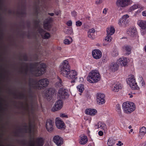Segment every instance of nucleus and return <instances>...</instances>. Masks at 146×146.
<instances>
[{"instance_id": "obj_63", "label": "nucleus", "mask_w": 146, "mask_h": 146, "mask_svg": "<svg viewBox=\"0 0 146 146\" xmlns=\"http://www.w3.org/2000/svg\"><path fill=\"white\" fill-rule=\"evenodd\" d=\"M96 45L98 46L101 47L102 46V44H100V43H98L96 44Z\"/></svg>"}, {"instance_id": "obj_37", "label": "nucleus", "mask_w": 146, "mask_h": 146, "mask_svg": "<svg viewBox=\"0 0 146 146\" xmlns=\"http://www.w3.org/2000/svg\"><path fill=\"white\" fill-rule=\"evenodd\" d=\"M112 39V38L111 36L107 35V36L105 38V40L107 41L108 42H111Z\"/></svg>"}, {"instance_id": "obj_35", "label": "nucleus", "mask_w": 146, "mask_h": 146, "mask_svg": "<svg viewBox=\"0 0 146 146\" xmlns=\"http://www.w3.org/2000/svg\"><path fill=\"white\" fill-rule=\"evenodd\" d=\"M13 94L14 96H17V98L23 99L26 97L25 95L23 94H21L20 93L18 96L15 93H13Z\"/></svg>"}, {"instance_id": "obj_43", "label": "nucleus", "mask_w": 146, "mask_h": 146, "mask_svg": "<svg viewBox=\"0 0 146 146\" xmlns=\"http://www.w3.org/2000/svg\"><path fill=\"white\" fill-rule=\"evenodd\" d=\"M95 30L93 28H92V29H90L88 31V33H89L90 34V33H94L95 32Z\"/></svg>"}, {"instance_id": "obj_52", "label": "nucleus", "mask_w": 146, "mask_h": 146, "mask_svg": "<svg viewBox=\"0 0 146 146\" xmlns=\"http://www.w3.org/2000/svg\"><path fill=\"white\" fill-rule=\"evenodd\" d=\"M21 143L24 145H25L27 144V142L25 140H23L21 141Z\"/></svg>"}, {"instance_id": "obj_13", "label": "nucleus", "mask_w": 146, "mask_h": 146, "mask_svg": "<svg viewBox=\"0 0 146 146\" xmlns=\"http://www.w3.org/2000/svg\"><path fill=\"white\" fill-rule=\"evenodd\" d=\"M63 139L58 135L54 136L53 139L54 142L58 146H60L63 144Z\"/></svg>"}, {"instance_id": "obj_48", "label": "nucleus", "mask_w": 146, "mask_h": 146, "mask_svg": "<svg viewBox=\"0 0 146 146\" xmlns=\"http://www.w3.org/2000/svg\"><path fill=\"white\" fill-rule=\"evenodd\" d=\"M96 4H101L102 2V0H95Z\"/></svg>"}, {"instance_id": "obj_6", "label": "nucleus", "mask_w": 146, "mask_h": 146, "mask_svg": "<svg viewBox=\"0 0 146 146\" xmlns=\"http://www.w3.org/2000/svg\"><path fill=\"white\" fill-rule=\"evenodd\" d=\"M127 82L132 89H137L139 88L134 76L133 75L129 76L127 80Z\"/></svg>"}, {"instance_id": "obj_47", "label": "nucleus", "mask_w": 146, "mask_h": 146, "mask_svg": "<svg viewBox=\"0 0 146 146\" xmlns=\"http://www.w3.org/2000/svg\"><path fill=\"white\" fill-rule=\"evenodd\" d=\"M60 117H68V116L67 115H65L64 113H60Z\"/></svg>"}, {"instance_id": "obj_12", "label": "nucleus", "mask_w": 146, "mask_h": 146, "mask_svg": "<svg viewBox=\"0 0 146 146\" xmlns=\"http://www.w3.org/2000/svg\"><path fill=\"white\" fill-rule=\"evenodd\" d=\"M117 61L116 62H113L109 66L110 70L112 72H114L118 70L119 62Z\"/></svg>"}, {"instance_id": "obj_29", "label": "nucleus", "mask_w": 146, "mask_h": 146, "mask_svg": "<svg viewBox=\"0 0 146 146\" xmlns=\"http://www.w3.org/2000/svg\"><path fill=\"white\" fill-rule=\"evenodd\" d=\"M37 146H43L44 141L42 137H38L37 139Z\"/></svg>"}, {"instance_id": "obj_33", "label": "nucleus", "mask_w": 146, "mask_h": 146, "mask_svg": "<svg viewBox=\"0 0 146 146\" xmlns=\"http://www.w3.org/2000/svg\"><path fill=\"white\" fill-rule=\"evenodd\" d=\"M129 16L127 14L123 16L122 17V19L119 21V26L120 25V24L121 25L122 24L121 23V22L123 23V22H125L124 21H125L127 19L129 18Z\"/></svg>"}, {"instance_id": "obj_56", "label": "nucleus", "mask_w": 146, "mask_h": 146, "mask_svg": "<svg viewBox=\"0 0 146 146\" xmlns=\"http://www.w3.org/2000/svg\"><path fill=\"white\" fill-rule=\"evenodd\" d=\"M18 13L22 15H23L26 14V13L25 12L22 11L20 13Z\"/></svg>"}, {"instance_id": "obj_1", "label": "nucleus", "mask_w": 146, "mask_h": 146, "mask_svg": "<svg viewBox=\"0 0 146 146\" xmlns=\"http://www.w3.org/2000/svg\"><path fill=\"white\" fill-rule=\"evenodd\" d=\"M60 73L62 76L68 78L72 79V83L75 82L77 78V72L75 70H70V66L67 61L64 60L60 66Z\"/></svg>"}, {"instance_id": "obj_39", "label": "nucleus", "mask_w": 146, "mask_h": 146, "mask_svg": "<svg viewBox=\"0 0 146 146\" xmlns=\"http://www.w3.org/2000/svg\"><path fill=\"white\" fill-rule=\"evenodd\" d=\"M118 52L115 49H114L112 52V55L113 56L116 57L118 56Z\"/></svg>"}, {"instance_id": "obj_5", "label": "nucleus", "mask_w": 146, "mask_h": 146, "mask_svg": "<svg viewBox=\"0 0 146 146\" xmlns=\"http://www.w3.org/2000/svg\"><path fill=\"white\" fill-rule=\"evenodd\" d=\"M122 107L124 112L127 114H130L135 109L134 104L131 102H124L122 104Z\"/></svg>"}, {"instance_id": "obj_30", "label": "nucleus", "mask_w": 146, "mask_h": 146, "mask_svg": "<svg viewBox=\"0 0 146 146\" xmlns=\"http://www.w3.org/2000/svg\"><path fill=\"white\" fill-rule=\"evenodd\" d=\"M112 91L114 92H117L119 91V84L117 83L113 85L111 88Z\"/></svg>"}, {"instance_id": "obj_59", "label": "nucleus", "mask_w": 146, "mask_h": 146, "mask_svg": "<svg viewBox=\"0 0 146 146\" xmlns=\"http://www.w3.org/2000/svg\"><path fill=\"white\" fill-rule=\"evenodd\" d=\"M107 13V9L106 8H104L103 11V13L106 14Z\"/></svg>"}, {"instance_id": "obj_25", "label": "nucleus", "mask_w": 146, "mask_h": 146, "mask_svg": "<svg viewBox=\"0 0 146 146\" xmlns=\"http://www.w3.org/2000/svg\"><path fill=\"white\" fill-rule=\"evenodd\" d=\"M146 133V128L144 127H142L140 129L139 137H140L141 139H142V137Z\"/></svg>"}, {"instance_id": "obj_7", "label": "nucleus", "mask_w": 146, "mask_h": 146, "mask_svg": "<svg viewBox=\"0 0 146 146\" xmlns=\"http://www.w3.org/2000/svg\"><path fill=\"white\" fill-rule=\"evenodd\" d=\"M63 102L61 100L57 101L52 108V111H55L60 109L62 107Z\"/></svg>"}, {"instance_id": "obj_62", "label": "nucleus", "mask_w": 146, "mask_h": 146, "mask_svg": "<svg viewBox=\"0 0 146 146\" xmlns=\"http://www.w3.org/2000/svg\"><path fill=\"white\" fill-rule=\"evenodd\" d=\"M123 85L121 84H119V89H121L123 88Z\"/></svg>"}, {"instance_id": "obj_34", "label": "nucleus", "mask_w": 146, "mask_h": 146, "mask_svg": "<svg viewBox=\"0 0 146 146\" xmlns=\"http://www.w3.org/2000/svg\"><path fill=\"white\" fill-rule=\"evenodd\" d=\"M77 88L78 91L81 93H82L84 90V86L82 84L78 85Z\"/></svg>"}, {"instance_id": "obj_41", "label": "nucleus", "mask_w": 146, "mask_h": 146, "mask_svg": "<svg viewBox=\"0 0 146 146\" xmlns=\"http://www.w3.org/2000/svg\"><path fill=\"white\" fill-rule=\"evenodd\" d=\"M40 23V21L39 19L35 20L34 21V23L36 27H38Z\"/></svg>"}, {"instance_id": "obj_64", "label": "nucleus", "mask_w": 146, "mask_h": 146, "mask_svg": "<svg viewBox=\"0 0 146 146\" xmlns=\"http://www.w3.org/2000/svg\"><path fill=\"white\" fill-rule=\"evenodd\" d=\"M123 145V143L121 141H119V146H121Z\"/></svg>"}, {"instance_id": "obj_58", "label": "nucleus", "mask_w": 146, "mask_h": 146, "mask_svg": "<svg viewBox=\"0 0 146 146\" xmlns=\"http://www.w3.org/2000/svg\"><path fill=\"white\" fill-rule=\"evenodd\" d=\"M142 15L143 16L146 17V11H143L142 12Z\"/></svg>"}, {"instance_id": "obj_51", "label": "nucleus", "mask_w": 146, "mask_h": 146, "mask_svg": "<svg viewBox=\"0 0 146 146\" xmlns=\"http://www.w3.org/2000/svg\"><path fill=\"white\" fill-rule=\"evenodd\" d=\"M38 31L39 33L40 34H42L44 32V30L42 28H40L38 29Z\"/></svg>"}, {"instance_id": "obj_4", "label": "nucleus", "mask_w": 146, "mask_h": 146, "mask_svg": "<svg viewBox=\"0 0 146 146\" xmlns=\"http://www.w3.org/2000/svg\"><path fill=\"white\" fill-rule=\"evenodd\" d=\"M101 78V76L99 72L96 70H92L89 73L87 79L90 83H94L99 81Z\"/></svg>"}, {"instance_id": "obj_17", "label": "nucleus", "mask_w": 146, "mask_h": 146, "mask_svg": "<svg viewBox=\"0 0 146 146\" xmlns=\"http://www.w3.org/2000/svg\"><path fill=\"white\" fill-rule=\"evenodd\" d=\"M59 119V118H56V124L58 128L62 129L64 127L65 124L63 121Z\"/></svg>"}, {"instance_id": "obj_32", "label": "nucleus", "mask_w": 146, "mask_h": 146, "mask_svg": "<svg viewBox=\"0 0 146 146\" xmlns=\"http://www.w3.org/2000/svg\"><path fill=\"white\" fill-rule=\"evenodd\" d=\"M58 81L55 84V86L56 88L61 87L62 86V80L59 77H58Z\"/></svg>"}, {"instance_id": "obj_28", "label": "nucleus", "mask_w": 146, "mask_h": 146, "mask_svg": "<svg viewBox=\"0 0 146 146\" xmlns=\"http://www.w3.org/2000/svg\"><path fill=\"white\" fill-rule=\"evenodd\" d=\"M115 139L111 137L109 139L107 143L109 146H112L115 143Z\"/></svg>"}, {"instance_id": "obj_15", "label": "nucleus", "mask_w": 146, "mask_h": 146, "mask_svg": "<svg viewBox=\"0 0 146 146\" xmlns=\"http://www.w3.org/2000/svg\"><path fill=\"white\" fill-rule=\"evenodd\" d=\"M52 20V18L50 17L45 19L43 22V27L45 29L48 30L49 29L50 24Z\"/></svg>"}, {"instance_id": "obj_14", "label": "nucleus", "mask_w": 146, "mask_h": 146, "mask_svg": "<svg viewBox=\"0 0 146 146\" xmlns=\"http://www.w3.org/2000/svg\"><path fill=\"white\" fill-rule=\"evenodd\" d=\"M55 92V90L52 88H49L47 90L45 93V96L46 98L48 99H50L52 97V95Z\"/></svg>"}, {"instance_id": "obj_19", "label": "nucleus", "mask_w": 146, "mask_h": 146, "mask_svg": "<svg viewBox=\"0 0 146 146\" xmlns=\"http://www.w3.org/2000/svg\"><path fill=\"white\" fill-rule=\"evenodd\" d=\"M127 33L131 37H134L137 34V32L135 28H130L127 31Z\"/></svg>"}, {"instance_id": "obj_10", "label": "nucleus", "mask_w": 146, "mask_h": 146, "mask_svg": "<svg viewBox=\"0 0 146 146\" xmlns=\"http://www.w3.org/2000/svg\"><path fill=\"white\" fill-rule=\"evenodd\" d=\"M53 122L50 119H47L45 127L47 131L49 132H51L53 131L54 128L53 127Z\"/></svg>"}, {"instance_id": "obj_36", "label": "nucleus", "mask_w": 146, "mask_h": 146, "mask_svg": "<svg viewBox=\"0 0 146 146\" xmlns=\"http://www.w3.org/2000/svg\"><path fill=\"white\" fill-rule=\"evenodd\" d=\"M88 36L91 39H94L95 38L94 33H88Z\"/></svg>"}, {"instance_id": "obj_11", "label": "nucleus", "mask_w": 146, "mask_h": 146, "mask_svg": "<svg viewBox=\"0 0 146 146\" xmlns=\"http://www.w3.org/2000/svg\"><path fill=\"white\" fill-rule=\"evenodd\" d=\"M92 55L93 58L96 59H100L102 56V52L98 49H95L92 52Z\"/></svg>"}, {"instance_id": "obj_55", "label": "nucleus", "mask_w": 146, "mask_h": 146, "mask_svg": "<svg viewBox=\"0 0 146 146\" xmlns=\"http://www.w3.org/2000/svg\"><path fill=\"white\" fill-rule=\"evenodd\" d=\"M98 134L99 135L102 136L103 135L104 133L102 131H100L98 132Z\"/></svg>"}, {"instance_id": "obj_42", "label": "nucleus", "mask_w": 146, "mask_h": 146, "mask_svg": "<svg viewBox=\"0 0 146 146\" xmlns=\"http://www.w3.org/2000/svg\"><path fill=\"white\" fill-rule=\"evenodd\" d=\"M23 60L26 61H28V57L26 54H24L23 56Z\"/></svg>"}, {"instance_id": "obj_57", "label": "nucleus", "mask_w": 146, "mask_h": 146, "mask_svg": "<svg viewBox=\"0 0 146 146\" xmlns=\"http://www.w3.org/2000/svg\"><path fill=\"white\" fill-rule=\"evenodd\" d=\"M29 97L31 98L32 101H33V93L31 94H29Z\"/></svg>"}, {"instance_id": "obj_16", "label": "nucleus", "mask_w": 146, "mask_h": 146, "mask_svg": "<svg viewBox=\"0 0 146 146\" xmlns=\"http://www.w3.org/2000/svg\"><path fill=\"white\" fill-rule=\"evenodd\" d=\"M94 127L96 129L99 128L102 130H104L106 127V125L104 122L99 121L95 125Z\"/></svg>"}, {"instance_id": "obj_45", "label": "nucleus", "mask_w": 146, "mask_h": 146, "mask_svg": "<svg viewBox=\"0 0 146 146\" xmlns=\"http://www.w3.org/2000/svg\"><path fill=\"white\" fill-rule=\"evenodd\" d=\"M72 22L71 21L69 20L68 21L66 25H67L68 26H71L72 25Z\"/></svg>"}, {"instance_id": "obj_24", "label": "nucleus", "mask_w": 146, "mask_h": 146, "mask_svg": "<svg viewBox=\"0 0 146 146\" xmlns=\"http://www.w3.org/2000/svg\"><path fill=\"white\" fill-rule=\"evenodd\" d=\"M122 48L123 50H125L126 52V54L129 55L131 53L132 48L131 46L128 45L124 46Z\"/></svg>"}, {"instance_id": "obj_20", "label": "nucleus", "mask_w": 146, "mask_h": 146, "mask_svg": "<svg viewBox=\"0 0 146 146\" xmlns=\"http://www.w3.org/2000/svg\"><path fill=\"white\" fill-rule=\"evenodd\" d=\"M80 143L81 144L84 145L88 141L86 136L84 134H82L80 136Z\"/></svg>"}, {"instance_id": "obj_22", "label": "nucleus", "mask_w": 146, "mask_h": 146, "mask_svg": "<svg viewBox=\"0 0 146 146\" xmlns=\"http://www.w3.org/2000/svg\"><path fill=\"white\" fill-rule=\"evenodd\" d=\"M25 125H24L23 127L25 128L24 129L25 130V133L27 132V131H28V132L29 133H31L32 132V129L33 127V125L31 122H30L28 126V128L27 129L26 128L28 126L26 125V123H25Z\"/></svg>"}, {"instance_id": "obj_9", "label": "nucleus", "mask_w": 146, "mask_h": 146, "mask_svg": "<svg viewBox=\"0 0 146 146\" xmlns=\"http://www.w3.org/2000/svg\"><path fill=\"white\" fill-rule=\"evenodd\" d=\"M105 96L103 94L98 93L97 95L96 101L99 105H102L105 102Z\"/></svg>"}, {"instance_id": "obj_27", "label": "nucleus", "mask_w": 146, "mask_h": 146, "mask_svg": "<svg viewBox=\"0 0 146 146\" xmlns=\"http://www.w3.org/2000/svg\"><path fill=\"white\" fill-rule=\"evenodd\" d=\"M106 31L107 35L111 36L114 33L115 30L113 27H111L107 29Z\"/></svg>"}, {"instance_id": "obj_44", "label": "nucleus", "mask_w": 146, "mask_h": 146, "mask_svg": "<svg viewBox=\"0 0 146 146\" xmlns=\"http://www.w3.org/2000/svg\"><path fill=\"white\" fill-rule=\"evenodd\" d=\"M141 33L142 35H143L146 34V29H141Z\"/></svg>"}, {"instance_id": "obj_26", "label": "nucleus", "mask_w": 146, "mask_h": 146, "mask_svg": "<svg viewBox=\"0 0 146 146\" xmlns=\"http://www.w3.org/2000/svg\"><path fill=\"white\" fill-rule=\"evenodd\" d=\"M119 62L121 66H125L127 63V59L126 58H119Z\"/></svg>"}, {"instance_id": "obj_21", "label": "nucleus", "mask_w": 146, "mask_h": 146, "mask_svg": "<svg viewBox=\"0 0 146 146\" xmlns=\"http://www.w3.org/2000/svg\"><path fill=\"white\" fill-rule=\"evenodd\" d=\"M86 113L92 116L94 115L97 113L96 110L94 109H89L86 110Z\"/></svg>"}, {"instance_id": "obj_50", "label": "nucleus", "mask_w": 146, "mask_h": 146, "mask_svg": "<svg viewBox=\"0 0 146 146\" xmlns=\"http://www.w3.org/2000/svg\"><path fill=\"white\" fill-rule=\"evenodd\" d=\"M72 15L74 17H75L76 16V12L75 11H73L71 12Z\"/></svg>"}, {"instance_id": "obj_54", "label": "nucleus", "mask_w": 146, "mask_h": 146, "mask_svg": "<svg viewBox=\"0 0 146 146\" xmlns=\"http://www.w3.org/2000/svg\"><path fill=\"white\" fill-rule=\"evenodd\" d=\"M38 14V12L37 8L36 7L35 8V14L36 16H37Z\"/></svg>"}, {"instance_id": "obj_53", "label": "nucleus", "mask_w": 146, "mask_h": 146, "mask_svg": "<svg viewBox=\"0 0 146 146\" xmlns=\"http://www.w3.org/2000/svg\"><path fill=\"white\" fill-rule=\"evenodd\" d=\"M30 146H34V142L33 141L31 140L30 141Z\"/></svg>"}, {"instance_id": "obj_8", "label": "nucleus", "mask_w": 146, "mask_h": 146, "mask_svg": "<svg viewBox=\"0 0 146 146\" xmlns=\"http://www.w3.org/2000/svg\"><path fill=\"white\" fill-rule=\"evenodd\" d=\"M68 93L65 89L62 88L59 90L58 96L60 99H64L66 97H68Z\"/></svg>"}, {"instance_id": "obj_60", "label": "nucleus", "mask_w": 146, "mask_h": 146, "mask_svg": "<svg viewBox=\"0 0 146 146\" xmlns=\"http://www.w3.org/2000/svg\"><path fill=\"white\" fill-rule=\"evenodd\" d=\"M54 12L55 13L56 15H59L60 13V12L59 11L55 12L54 11Z\"/></svg>"}, {"instance_id": "obj_18", "label": "nucleus", "mask_w": 146, "mask_h": 146, "mask_svg": "<svg viewBox=\"0 0 146 146\" xmlns=\"http://www.w3.org/2000/svg\"><path fill=\"white\" fill-rule=\"evenodd\" d=\"M131 0H119V6L124 7L129 5Z\"/></svg>"}, {"instance_id": "obj_23", "label": "nucleus", "mask_w": 146, "mask_h": 146, "mask_svg": "<svg viewBox=\"0 0 146 146\" xmlns=\"http://www.w3.org/2000/svg\"><path fill=\"white\" fill-rule=\"evenodd\" d=\"M137 23L141 29H146V21L139 20Z\"/></svg>"}, {"instance_id": "obj_31", "label": "nucleus", "mask_w": 146, "mask_h": 146, "mask_svg": "<svg viewBox=\"0 0 146 146\" xmlns=\"http://www.w3.org/2000/svg\"><path fill=\"white\" fill-rule=\"evenodd\" d=\"M141 7V6L138 4L134 5L129 8L128 11L129 12H131L134 11L135 9L140 8Z\"/></svg>"}, {"instance_id": "obj_61", "label": "nucleus", "mask_w": 146, "mask_h": 146, "mask_svg": "<svg viewBox=\"0 0 146 146\" xmlns=\"http://www.w3.org/2000/svg\"><path fill=\"white\" fill-rule=\"evenodd\" d=\"M28 93L29 94L33 93V92L31 88H30L28 91Z\"/></svg>"}, {"instance_id": "obj_2", "label": "nucleus", "mask_w": 146, "mask_h": 146, "mask_svg": "<svg viewBox=\"0 0 146 146\" xmlns=\"http://www.w3.org/2000/svg\"><path fill=\"white\" fill-rule=\"evenodd\" d=\"M49 82L46 78L42 79L38 81L33 78H29V84L35 89L41 90L46 87L48 84Z\"/></svg>"}, {"instance_id": "obj_46", "label": "nucleus", "mask_w": 146, "mask_h": 146, "mask_svg": "<svg viewBox=\"0 0 146 146\" xmlns=\"http://www.w3.org/2000/svg\"><path fill=\"white\" fill-rule=\"evenodd\" d=\"M64 43L65 44H70V42L68 39H66L64 41Z\"/></svg>"}, {"instance_id": "obj_3", "label": "nucleus", "mask_w": 146, "mask_h": 146, "mask_svg": "<svg viewBox=\"0 0 146 146\" xmlns=\"http://www.w3.org/2000/svg\"><path fill=\"white\" fill-rule=\"evenodd\" d=\"M30 65L31 69L36 68L33 71L34 72V75L35 76H40L46 72L47 66L44 63L36 62L33 63H30Z\"/></svg>"}, {"instance_id": "obj_40", "label": "nucleus", "mask_w": 146, "mask_h": 146, "mask_svg": "<svg viewBox=\"0 0 146 146\" xmlns=\"http://www.w3.org/2000/svg\"><path fill=\"white\" fill-rule=\"evenodd\" d=\"M82 23L80 21H78L76 22V25L77 27H80L82 25Z\"/></svg>"}, {"instance_id": "obj_49", "label": "nucleus", "mask_w": 146, "mask_h": 146, "mask_svg": "<svg viewBox=\"0 0 146 146\" xmlns=\"http://www.w3.org/2000/svg\"><path fill=\"white\" fill-rule=\"evenodd\" d=\"M139 84L140 86H144L145 85V83L143 81L141 80V81L140 82Z\"/></svg>"}, {"instance_id": "obj_38", "label": "nucleus", "mask_w": 146, "mask_h": 146, "mask_svg": "<svg viewBox=\"0 0 146 146\" xmlns=\"http://www.w3.org/2000/svg\"><path fill=\"white\" fill-rule=\"evenodd\" d=\"M50 36V34L48 33H46L43 36H42V38L44 39H48Z\"/></svg>"}]
</instances>
